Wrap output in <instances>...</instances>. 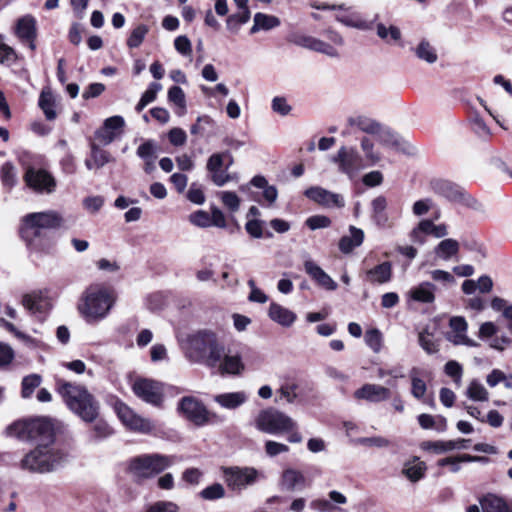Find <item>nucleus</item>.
I'll use <instances>...</instances> for the list:
<instances>
[{
	"label": "nucleus",
	"mask_w": 512,
	"mask_h": 512,
	"mask_svg": "<svg viewBox=\"0 0 512 512\" xmlns=\"http://www.w3.org/2000/svg\"><path fill=\"white\" fill-rule=\"evenodd\" d=\"M64 219L56 210L28 213L21 218L19 234L30 248L42 250L49 241L47 230L62 227Z\"/></svg>",
	"instance_id": "nucleus-1"
},
{
	"label": "nucleus",
	"mask_w": 512,
	"mask_h": 512,
	"mask_svg": "<svg viewBox=\"0 0 512 512\" xmlns=\"http://www.w3.org/2000/svg\"><path fill=\"white\" fill-rule=\"evenodd\" d=\"M56 387L67 407L75 415L88 423L97 420L100 409L99 402L85 386L57 379Z\"/></svg>",
	"instance_id": "nucleus-2"
},
{
	"label": "nucleus",
	"mask_w": 512,
	"mask_h": 512,
	"mask_svg": "<svg viewBox=\"0 0 512 512\" xmlns=\"http://www.w3.org/2000/svg\"><path fill=\"white\" fill-rule=\"evenodd\" d=\"M223 355L224 347L219 343L214 332L199 330L189 335L186 349V356L189 360L214 368L219 364Z\"/></svg>",
	"instance_id": "nucleus-3"
},
{
	"label": "nucleus",
	"mask_w": 512,
	"mask_h": 512,
	"mask_svg": "<svg viewBox=\"0 0 512 512\" xmlns=\"http://www.w3.org/2000/svg\"><path fill=\"white\" fill-rule=\"evenodd\" d=\"M116 300L115 291L102 284L89 286L78 309L87 322H98L109 314Z\"/></svg>",
	"instance_id": "nucleus-4"
},
{
	"label": "nucleus",
	"mask_w": 512,
	"mask_h": 512,
	"mask_svg": "<svg viewBox=\"0 0 512 512\" xmlns=\"http://www.w3.org/2000/svg\"><path fill=\"white\" fill-rule=\"evenodd\" d=\"M64 455L48 444H39L26 454L21 461V467L31 472L45 473L55 470L63 462Z\"/></svg>",
	"instance_id": "nucleus-5"
},
{
	"label": "nucleus",
	"mask_w": 512,
	"mask_h": 512,
	"mask_svg": "<svg viewBox=\"0 0 512 512\" xmlns=\"http://www.w3.org/2000/svg\"><path fill=\"white\" fill-rule=\"evenodd\" d=\"M7 432L22 440L39 439L43 444L53 441V425L47 418L15 422L7 428Z\"/></svg>",
	"instance_id": "nucleus-6"
},
{
	"label": "nucleus",
	"mask_w": 512,
	"mask_h": 512,
	"mask_svg": "<svg viewBox=\"0 0 512 512\" xmlns=\"http://www.w3.org/2000/svg\"><path fill=\"white\" fill-rule=\"evenodd\" d=\"M254 425L260 432L271 435H282L297 427L290 416L272 407L261 410L255 417Z\"/></svg>",
	"instance_id": "nucleus-7"
},
{
	"label": "nucleus",
	"mask_w": 512,
	"mask_h": 512,
	"mask_svg": "<svg viewBox=\"0 0 512 512\" xmlns=\"http://www.w3.org/2000/svg\"><path fill=\"white\" fill-rule=\"evenodd\" d=\"M175 460V456L145 454L131 460L130 470L136 477L150 478L171 467Z\"/></svg>",
	"instance_id": "nucleus-8"
},
{
	"label": "nucleus",
	"mask_w": 512,
	"mask_h": 512,
	"mask_svg": "<svg viewBox=\"0 0 512 512\" xmlns=\"http://www.w3.org/2000/svg\"><path fill=\"white\" fill-rule=\"evenodd\" d=\"M178 411L198 427L218 423L221 420L219 416L208 411L205 405L193 396L181 398L178 403Z\"/></svg>",
	"instance_id": "nucleus-9"
},
{
	"label": "nucleus",
	"mask_w": 512,
	"mask_h": 512,
	"mask_svg": "<svg viewBox=\"0 0 512 512\" xmlns=\"http://www.w3.org/2000/svg\"><path fill=\"white\" fill-rule=\"evenodd\" d=\"M23 180L29 189L38 194H52L57 186L54 176L41 168L28 167Z\"/></svg>",
	"instance_id": "nucleus-10"
},
{
	"label": "nucleus",
	"mask_w": 512,
	"mask_h": 512,
	"mask_svg": "<svg viewBox=\"0 0 512 512\" xmlns=\"http://www.w3.org/2000/svg\"><path fill=\"white\" fill-rule=\"evenodd\" d=\"M134 394L144 402L153 406H160L164 398L163 385L160 382L140 378L132 386Z\"/></svg>",
	"instance_id": "nucleus-11"
},
{
	"label": "nucleus",
	"mask_w": 512,
	"mask_h": 512,
	"mask_svg": "<svg viewBox=\"0 0 512 512\" xmlns=\"http://www.w3.org/2000/svg\"><path fill=\"white\" fill-rule=\"evenodd\" d=\"M224 478L229 488L240 491L254 484L258 478V471L253 467H227L223 469Z\"/></svg>",
	"instance_id": "nucleus-12"
},
{
	"label": "nucleus",
	"mask_w": 512,
	"mask_h": 512,
	"mask_svg": "<svg viewBox=\"0 0 512 512\" xmlns=\"http://www.w3.org/2000/svg\"><path fill=\"white\" fill-rule=\"evenodd\" d=\"M115 411L121 422L130 430L150 433L155 427L149 419L141 417L121 401L115 403Z\"/></svg>",
	"instance_id": "nucleus-13"
},
{
	"label": "nucleus",
	"mask_w": 512,
	"mask_h": 512,
	"mask_svg": "<svg viewBox=\"0 0 512 512\" xmlns=\"http://www.w3.org/2000/svg\"><path fill=\"white\" fill-rule=\"evenodd\" d=\"M332 161L339 165V171L352 178L362 167V157L354 148L341 147Z\"/></svg>",
	"instance_id": "nucleus-14"
},
{
	"label": "nucleus",
	"mask_w": 512,
	"mask_h": 512,
	"mask_svg": "<svg viewBox=\"0 0 512 512\" xmlns=\"http://www.w3.org/2000/svg\"><path fill=\"white\" fill-rule=\"evenodd\" d=\"M304 195L315 203L326 208H342L345 205L342 195L333 193L318 186L306 189Z\"/></svg>",
	"instance_id": "nucleus-15"
},
{
	"label": "nucleus",
	"mask_w": 512,
	"mask_h": 512,
	"mask_svg": "<svg viewBox=\"0 0 512 512\" xmlns=\"http://www.w3.org/2000/svg\"><path fill=\"white\" fill-rule=\"evenodd\" d=\"M22 305L28 312L37 317L39 320H44L47 313L51 309L50 300L42 294V292H32L24 294L22 297Z\"/></svg>",
	"instance_id": "nucleus-16"
},
{
	"label": "nucleus",
	"mask_w": 512,
	"mask_h": 512,
	"mask_svg": "<svg viewBox=\"0 0 512 512\" xmlns=\"http://www.w3.org/2000/svg\"><path fill=\"white\" fill-rule=\"evenodd\" d=\"M390 389L378 384H364L361 388L354 392V398L358 400H366L377 403L390 398Z\"/></svg>",
	"instance_id": "nucleus-17"
},
{
	"label": "nucleus",
	"mask_w": 512,
	"mask_h": 512,
	"mask_svg": "<svg viewBox=\"0 0 512 512\" xmlns=\"http://www.w3.org/2000/svg\"><path fill=\"white\" fill-rule=\"evenodd\" d=\"M15 33L22 42H27L29 48L34 51L36 49V21L32 16H24L17 21Z\"/></svg>",
	"instance_id": "nucleus-18"
},
{
	"label": "nucleus",
	"mask_w": 512,
	"mask_h": 512,
	"mask_svg": "<svg viewBox=\"0 0 512 512\" xmlns=\"http://www.w3.org/2000/svg\"><path fill=\"white\" fill-rule=\"evenodd\" d=\"M450 327L453 330V335L449 337V340L455 345H465L468 347H476L478 343L470 339L466 335L467 322L463 317L455 316L450 319Z\"/></svg>",
	"instance_id": "nucleus-19"
},
{
	"label": "nucleus",
	"mask_w": 512,
	"mask_h": 512,
	"mask_svg": "<svg viewBox=\"0 0 512 512\" xmlns=\"http://www.w3.org/2000/svg\"><path fill=\"white\" fill-rule=\"evenodd\" d=\"M304 269L323 288L331 291L337 288V283L315 262L307 260L304 263Z\"/></svg>",
	"instance_id": "nucleus-20"
},
{
	"label": "nucleus",
	"mask_w": 512,
	"mask_h": 512,
	"mask_svg": "<svg viewBox=\"0 0 512 512\" xmlns=\"http://www.w3.org/2000/svg\"><path fill=\"white\" fill-rule=\"evenodd\" d=\"M479 502L482 512H512V502L508 503L496 494L488 493Z\"/></svg>",
	"instance_id": "nucleus-21"
},
{
	"label": "nucleus",
	"mask_w": 512,
	"mask_h": 512,
	"mask_svg": "<svg viewBox=\"0 0 512 512\" xmlns=\"http://www.w3.org/2000/svg\"><path fill=\"white\" fill-rule=\"evenodd\" d=\"M388 201L386 197L380 195L374 198L371 202V219L379 228L389 226V216L386 212Z\"/></svg>",
	"instance_id": "nucleus-22"
},
{
	"label": "nucleus",
	"mask_w": 512,
	"mask_h": 512,
	"mask_svg": "<svg viewBox=\"0 0 512 512\" xmlns=\"http://www.w3.org/2000/svg\"><path fill=\"white\" fill-rule=\"evenodd\" d=\"M280 486L283 490L286 491L302 489L306 486V478L301 471L288 468L282 473Z\"/></svg>",
	"instance_id": "nucleus-23"
},
{
	"label": "nucleus",
	"mask_w": 512,
	"mask_h": 512,
	"mask_svg": "<svg viewBox=\"0 0 512 512\" xmlns=\"http://www.w3.org/2000/svg\"><path fill=\"white\" fill-rule=\"evenodd\" d=\"M392 278V264L383 262L365 272V279L371 284H384Z\"/></svg>",
	"instance_id": "nucleus-24"
},
{
	"label": "nucleus",
	"mask_w": 512,
	"mask_h": 512,
	"mask_svg": "<svg viewBox=\"0 0 512 512\" xmlns=\"http://www.w3.org/2000/svg\"><path fill=\"white\" fill-rule=\"evenodd\" d=\"M268 315L272 321L284 327L291 326L297 318L294 312L275 302L270 304Z\"/></svg>",
	"instance_id": "nucleus-25"
},
{
	"label": "nucleus",
	"mask_w": 512,
	"mask_h": 512,
	"mask_svg": "<svg viewBox=\"0 0 512 512\" xmlns=\"http://www.w3.org/2000/svg\"><path fill=\"white\" fill-rule=\"evenodd\" d=\"M349 236H343L339 241V249L344 254H349L354 248L359 247L364 241V231L355 226L349 227Z\"/></svg>",
	"instance_id": "nucleus-26"
},
{
	"label": "nucleus",
	"mask_w": 512,
	"mask_h": 512,
	"mask_svg": "<svg viewBox=\"0 0 512 512\" xmlns=\"http://www.w3.org/2000/svg\"><path fill=\"white\" fill-rule=\"evenodd\" d=\"M432 188L435 193L445 197L449 201L456 202L462 195V190L458 185H455L446 180H436L432 182Z\"/></svg>",
	"instance_id": "nucleus-27"
},
{
	"label": "nucleus",
	"mask_w": 512,
	"mask_h": 512,
	"mask_svg": "<svg viewBox=\"0 0 512 512\" xmlns=\"http://www.w3.org/2000/svg\"><path fill=\"white\" fill-rule=\"evenodd\" d=\"M247 400V395L243 391L223 393L214 396V401L226 409H236Z\"/></svg>",
	"instance_id": "nucleus-28"
},
{
	"label": "nucleus",
	"mask_w": 512,
	"mask_h": 512,
	"mask_svg": "<svg viewBox=\"0 0 512 512\" xmlns=\"http://www.w3.org/2000/svg\"><path fill=\"white\" fill-rule=\"evenodd\" d=\"M460 250V244L457 240L446 238L438 243L434 248L435 256L444 261H448L456 256Z\"/></svg>",
	"instance_id": "nucleus-29"
},
{
	"label": "nucleus",
	"mask_w": 512,
	"mask_h": 512,
	"mask_svg": "<svg viewBox=\"0 0 512 512\" xmlns=\"http://www.w3.org/2000/svg\"><path fill=\"white\" fill-rule=\"evenodd\" d=\"M435 285L431 282H422L409 292L410 298L421 303H432L435 300Z\"/></svg>",
	"instance_id": "nucleus-30"
},
{
	"label": "nucleus",
	"mask_w": 512,
	"mask_h": 512,
	"mask_svg": "<svg viewBox=\"0 0 512 512\" xmlns=\"http://www.w3.org/2000/svg\"><path fill=\"white\" fill-rule=\"evenodd\" d=\"M348 124L351 127H356L358 130L371 135L380 131V123L365 115L350 117Z\"/></svg>",
	"instance_id": "nucleus-31"
},
{
	"label": "nucleus",
	"mask_w": 512,
	"mask_h": 512,
	"mask_svg": "<svg viewBox=\"0 0 512 512\" xmlns=\"http://www.w3.org/2000/svg\"><path fill=\"white\" fill-rule=\"evenodd\" d=\"M250 185L263 189V198L268 203V206H272L277 200V188L273 185H269L265 177L261 175L254 176L250 181Z\"/></svg>",
	"instance_id": "nucleus-32"
},
{
	"label": "nucleus",
	"mask_w": 512,
	"mask_h": 512,
	"mask_svg": "<svg viewBox=\"0 0 512 512\" xmlns=\"http://www.w3.org/2000/svg\"><path fill=\"white\" fill-rule=\"evenodd\" d=\"M335 19L341 24L359 29V30H370L372 28V22L364 20L358 13L352 12L348 14H337Z\"/></svg>",
	"instance_id": "nucleus-33"
},
{
	"label": "nucleus",
	"mask_w": 512,
	"mask_h": 512,
	"mask_svg": "<svg viewBox=\"0 0 512 512\" xmlns=\"http://www.w3.org/2000/svg\"><path fill=\"white\" fill-rule=\"evenodd\" d=\"M280 25L278 17L264 13H256L254 15V24L250 29V33L254 34L260 30H270Z\"/></svg>",
	"instance_id": "nucleus-34"
},
{
	"label": "nucleus",
	"mask_w": 512,
	"mask_h": 512,
	"mask_svg": "<svg viewBox=\"0 0 512 512\" xmlns=\"http://www.w3.org/2000/svg\"><path fill=\"white\" fill-rule=\"evenodd\" d=\"M216 367H219L221 373L239 374L244 369V364L239 355H225Z\"/></svg>",
	"instance_id": "nucleus-35"
},
{
	"label": "nucleus",
	"mask_w": 512,
	"mask_h": 512,
	"mask_svg": "<svg viewBox=\"0 0 512 512\" xmlns=\"http://www.w3.org/2000/svg\"><path fill=\"white\" fill-rule=\"evenodd\" d=\"M376 33L380 39L389 44L392 42L398 43L402 38L401 30L395 25L387 27L383 23H378L376 25Z\"/></svg>",
	"instance_id": "nucleus-36"
},
{
	"label": "nucleus",
	"mask_w": 512,
	"mask_h": 512,
	"mask_svg": "<svg viewBox=\"0 0 512 512\" xmlns=\"http://www.w3.org/2000/svg\"><path fill=\"white\" fill-rule=\"evenodd\" d=\"M426 465L424 462L413 460L404 464L402 473L411 481L417 482L424 477Z\"/></svg>",
	"instance_id": "nucleus-37"
},
{
	"label": "nucleus",
	"mask_w": 512,
	"mask_h": 512,
	"mask_svg": "<svg viewBox=\"0 0 512 512\" xmlns=\"http://www.w3.org/2000/svg\"><path fill=\"white\" fill-rule=\"evenodd\" d=\"M420 370L418 368H412L409 376L411 379V394L414 398L420 400L423 399L427 386L424 380L419 377Z\"/></svg>",
	"instance_id": "nucleus-38"
},
{
	"label": "nucleus",
	"mask_w": 512,
	"mask_h": 512,
	"mask_svg": "<svg viewBox=\"0 0 512 512\" xmlns=\"http://www.w3.org/2000/svg\"><path fill=\"white\" fill-rule=\"evenodd\" d=\"M39 106L47 120L52 121L57 117L55 110V99L50 92L42 91L39 97Z\"/></svg>",
	"instance_id": "nucleus-39"
},
{
	"label": "nucleus",
	"mask_w": 512,
	"mask_h": 512,
	"mask_svg": "<svg viewBox=\"0 0 512 512\" xmlns=\"http://www.w3.org/2000/svg\"><path fill=\"white\" fill-rule=\"evenodd\" d=\"M418 341L421 348L428 354H435L439 351V343L434 334L427 329L421 331L418 335Z\"/></svg>",
	"instance_id": "nucleus-40"
},
{
	"label": "nucleus",
	"mask_w": 512,
	"mask_h": 512,
	"mask_svg": "<svg viewBox=\"0 0 512 512\" xmlns=\"http://www.w3.org/2000/svg\"><path fill=\"white\" fill-rule=\"evenodd\" d=\"M466 395L473 401H487L489 398L487 389L475 379L469 383Z\"/></svg>",
	"instance_id": "nucleus-41"
},
{
	"label": "nucleus",
	"mask_w": 512,
	"mask_h": 512,
	"mask_svg": "<svg viewBox=\"0 0 512 512\" xmlns=\"http://www.w3.org/2000/svg\"><path fill=\"white\" fill-rule=\"evenodd\" d=\"M0 177L2 184L11 189L17 183V174L15 166L11 162H6L1 166Z\"/></svg>",
	"instance_id": "nucleus-42"
},
{
	"label": "nucleus",
	"mask_w": 512,
	"mask_h": 512,
	"mask_svg": "<svg viewBox=\"0 0 512 512\" xmlns=\"http://www.w3.org/2000/svg\"><path fill=\"white\" fill-rule=\"evenodd\" d=\"M250 19L249 9H241L237 13L228 16L226 25L229 30L237 32L242 24H245Z\"/></svg>",
	"instance_id": "nucleus-43"
},
{
	"label": "nucleus",
	"mask_w": 512,
	"mask_h": 512,
	"mask_svg": "<svg viewBox=\"0 0 512 512\" xmlns=\"http://www.w3.org/2000/svg\"><path fill=\"white\" fill-rule=\"evenodd\" d=\"M416 56L428 63H434L437 61V54L435 49L426 40H422L415 49Z\"/></svg>",
	"instance_id": "nucleus-44"
},
{
	"label": "nucleus",
	"mask_w": 512,
	"mask_h": 512,
	"mask_svg": "<svg viewBox=\"0 0 512 512\" xmlns=\"http://www.w3.org/2000/svg\"><path fill=\"white\" fill-rule=\"evenodd\" d=\"M423 450L433 451L437 454L445 453L448 451L455 450V446L452 440L448 441H425L421 444Z\"/></svg>",
	"instance_id": "nucleus-45"
},
{
	"label": "nucleus",
	"mask_w": 512,
	"mask_h": 512,
	"mask_svg": "<svg viewBox=\"0 0 512 512\" xmlns=\"http://www.w3.org/2000/svg\"><path fill=\"white\" fill-rule=\"evenodd\" d=\"M158 145L153 140H146L143 142L136 151L138 157L143 160L157 158Z\"/></svg>",
	"instance_id": "nucleus-46"
},
{
	"label": "nucleus",
	"mask_w": 512,
	"mask_h": 512,
	"mask_svg": "<svg viewBox=\"0 0 512 512\" xmlns=\"http://www.w3.org/2000/svg\"><path fill=\"white\" fill-rule=\"evenodd\" d=\"M91 157L96 164V169L103 167L105 164L111 162L113 158L111 155L101 149L96 143H91Z\"/></svg>",
	"instance_id": "nucleus-47"
},
{
	"label": "nucleus",
	"mask_w": 512,
	"mask_h": 512,
	"mask_svg": "<svg viewBox=\"0 0 512 512\" xmlns=\"http://www.w3.org/2000/svg\"><path fill=\"white\" fill-rule=\"evenodd\" d=\"M41 384V377L37 374L26 376L22 380V397H30L34 390Z\"/></svg>",
	"instance_id": "nucleus-48"
},
{
	"label": "nucleus",
	"mask_w": 512,
	"mask_h": 512,
	"mask_svg": "<svg viewBox=\"0 0 512 512\" xmlns=\"http://www.w3.org/2000/svg\"><path fill=\"white\" fill-rule=\"evenodd\" d=\"M201 498L204 500H217L225 496V489L220 483H214L200 492Z\"/></svg>",
	"instance_id": "nucleus-49"
},
{
	"label": "nucleus",
	"mask_w": 512,
	"mask_h": 512,
	"mask_svg": "<svg viewBox=\"0 0 512 512\" xmlns=\"http://www.w3.org/2000/svg\"><path fill=\"white\" fill-rule=\"evenodd\" d=\"M148 33V27L146 25H139L134 28L127 39V45L130 48H137L143 42L146 34Z\"/></svg>",
	"instance_id": "nucleus-50"
},
{
	"label": "nucleus",
	"mask_w": 512,
	"mask_h": 512,
	"mask_svg": "<svg viewBox=\"0 0 512 512\" xmlns=\"http://www.w3.org/2000/svg\"><path fill=\"white\" fill-rule=\"evenodd\" d=\"M488 458L482 456H472L469 454H463L456 457H447L438 461V466L451 465V462H487Z\"/></svg>",
	"instance_id": "nucleus-51"
},
{
	"label": "nucleus",
	"mask_w": 512,
	"mask_h": 512,
	"mask_svg": "<svg viewBox=\"0 0 512 512\" xmlns=\"http://www.w3.org/2000/svg\"><path fill=\"white\" fill-rule=\"evenodd\" d=\"M445 373L453 378L454 383L457 386H460L462 374H463V368L462 366L455 360L448 361L444 366Z\"/></svg>",
	"instance_id": "nucleus-52"
},
{
	"label": "nucleus",
	"mask_w": 512,
	"mask_h": 512,
	"mask_svg": "<svg viewBox=\"0 0 512 512\" xmlns=\"http://www.w3.org/2000/svg\"><path fill=\"white\" fill-rule=\"evenodd\" d=\"M366 344L375 352L378 353L382 347V334L378 329H370L365 334Z\"/></svg>",
	"instance_id": "nucleus-53"
},
{
	"label": "nucleus",
	"mask_w": 512,
	"mask_h": 512,
	"mask_svg": "<svg viewBox=\"0 0 512 512\" xmlns=\"http://www.w3.org/2000/svg\"><path fill=\"white\" fill-rule=\"evenodd\" d=\"M310 50L323 53L332 58L339 56L338 51L333 46L317 38H313Z\"/></svg>",
	"instance_id": "nucleus-54"
},
{
	"label": "nucleus",
	"mask_w": 512,
	"mask_h": 512,
	"mask_svg": "<svg viewBox=\"0 0 512 512\" xmlns=\"http://www.w3.org/2000/svg\"><path fill=\"white\" fill-rule=\"evenodd\" d=\"M189 221L198 227L207 228L211 226L210 214L204 210H198L189 215Z\"/></svg>",
	"instance_id": "nucleus-55"
},
{
	"label": "nucleus",
	"mask_w": 512,
	"mask_h": 512,
	"mask_svg": "<svg viewBox=\"0 0 512 512\" xmlns=\"http://www.w3.org/2000/svg\"><path fill=\"white\" fill-rule=\"evenodd\" d=\"M305 224L311 230L327 228L331 225V219L325 215H314L307 218Z\"/></svg>",
	"instance_id": "nucleus-56"
},
{
	"label": "nucleus",
	"mask_w": 512,
	"mask_h": 512,
	"mask_svg": "<svg viewBox=\"0 0 512 512\" xmlns=\"http://www.w3.org/2000/svg\"><path fill=\"white\" fill-rule=\"evenodd\" d=\"M457 203L476 211H482L484 209L483 204L472 195L467 193V191L464 189L462 190V195L458 198Z\"/></svg>",
	"instance_id": "nucleus-57"
},
{
	"label": "nucleus",
	"mask_w": 512,
	"mask_h": 512,
	"mask_svg": "<svg viewBox=\"0 0 512 512\" xmlns=\"http://www.w3.org/2000/svg\"><path fill=\"white\" fill-rule=\"evenodd\" d=\"M94 438L97 440L104 439L112 435L113 429L109 426V424L100 419L97 420L93 426Z\"/></svg>",
	"instance_id": "nucleus-58"
},
{
	"label": "nucleus",
	"mask_w": 512,
	"mask_h": 512,
	"mask_svg": "<svg viewBox=\"0 0 512 512\" xmlns=\"http://www.w3.org/2000/svg\"><path fill=\"white\" fill-rule=\"evenodd\" d=\"M265 452L269 457H275L282 453H287L289 451V446L286 444L276 442L273 440H268L265 442Z\"/></svg>",
	"instance_id": "nucleus-59"
},
{
	"label": "nucleus",
	"mask_w": 512,
	"mask_h": 512,
	"mask_svg": "<svg viewBox=\"0 0 512 512\" xmlns=\"http://www.w3.org/2000/svg\"><path fill=\"white\" fill-rule=\"evenodd\" d=\"M221 200L222 203L232 212H236L240 207V199L234 192H221Z\"/></svg>",
	"instance_id": "nucleus-60"
},
{
	"label": "nucleus",
	"mask_w": 512,
	"mask_h": 512,
	"mask_svg": "<svg viewBox=\"0 0 512 512\" xmlns=\"http://www.w3.org/2000/svg\"><path fill=\"white\" fill-rule=\"evenodd\" d=\"M356 442L363 446H374L378 448H384L388 447L390 445V441L384 437L381 436H375V437H362L358 438Z\"/></svg>",
	"instance_id": "nucleus-61"
},
{
	"label": "nucleus",
	"mask_w": 512,
	"mask_h": 512,
	"mask_svg": "<svg viewBox=\"0 0 512 512\" xmlns=\"http://www.w3.org/2000/svg\"><path fill=\"white\" fill-rule=\"evenodd\" d=\"M226 155H229L228 151L223 152V153L212 154L207 161V165H206L207 170L210 173H213L216 171H221V168L223 166V159Z\"/></svg>",
	"instance_id": "nucleus-62"
},
{
	"label": "nucleus",
	"mask_w": 512,
	"mask_h": 512,
	"mask_svg": "<svg viewBox=\"0 0 512 512\" xmlns=\"http://www.w3.org/2000/svg\"><path fill=\"white\" fill-rule=\"evenodd\" d=\"M263 224L264 222L258 219H252L247 221L245 224V229L247 233L253 238H261L263 237Z\"/></svg>",
	"instance_id": "nucleus-63"
},
{
	"label": "nucleus",
	"mask_w": 512,
	"mask_h": 512,
	"mask_svg": "<svg viewBox=\"0 0 512 512\" xmlns=\"http://www.w3.org/2000/svg\"><path fill=\"white\" fill-rule=\"evenodd\" d=\"M360 145L362 151L365 153V156L369 161L376 163L380 160V156L373 151L374 144L369 138L363 137L361 139Z\"/></svg>",
	"instance_id": "nucleus-64"
}]
</instances>
